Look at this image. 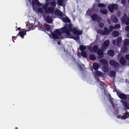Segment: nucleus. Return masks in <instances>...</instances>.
Listing matches in <instances>:
<instances>
[{"instance_id": "f257e3e1", "label": "nucleus", "mask_w": 129, "mask_h": 129, "mask_svg": "<svg viewBox=\"0 0 129 129\" xmlns=\"http://www.w3.org/2000/svg\"><path fill=\"white\" fill-rule=\"evenodd\" d=\"M69 24H71V23H66L64 26L60 28L55 29L54 31L51 33L52 38L54 39H60L63 38V37H59L58 36H61L62 33H65L67 36H70L71 35L70 30L68 28L69 25Z\"/></svg>"}, {"instance_id": "f03ea898", "label": "nucleus", "mask_w": 129, "mask_h": 129, "mask_svg": "<svg viewBox=\"0 0 129 129\" xmlns=\"http://www.w3.org/2000/svg\"><path fill=\"white\" fill-rule=\"evenodd\" d=\"M115 92H116L118 96L121 99L120 102L122 103V105L126 109H129V106L127 105V102L126 101L123 100H125L127 99V95L121 93L120 92L119 90H118L115 89Z\"/></svg>"}, {"instance_id": "7ed1b4c3", "label": "nucleus", "mask_w": 129, "mask_h": 129, "mask_svg": "<svg viewBox=\"0 0 129 129\" xmlns=\"http://www.w3.org/2000/svg\"><path fill=\"white\" fill-rule=\"evenodd\" d=\"M92 11L91 10H88L87 12L88 14L91 17L92 20L94 21H96L97 20L98 22H100L102 20V18L100 16H99L98 15L94 13L91 15Z\"/></svg>"}, {"instance_id": "20e7f679", "label": "nucleus", "mask_w": 129, "mask_h": 129, "mask_svg": "<svg viewBox=\"0 0 129 129\" xmlns=\"http://www.w3.org/2000/svg\"><path fill=\"white\" fill-rule=\"evenodd\" d=\"M72 24H69L68 26V28L70 30V31L73 32L74 35H81L83 33L82 30H78L76 28L74 27V28H72Z\"/></svg>"}, {"instance_id": "39448f33", "label": "nucleus", "mask_w": 129, "mask_h": 129, "mask_svg": "<svg viewBox=\"0 0 129 129\" xmlns=\"http://www.w3.org/2000/svg\"><path fill=\"white\" fill-rule=\"evenodd\" d=\"M119 6L118 5L116 4H110L108 7V9L111 13H113L114 10L117 11L118 9Z\"/></svg>"}, {"instance_id": "423d86ee", "label": "nucleus", "mask_w": 129, "mask_h": 129, "mask_svg": "<svg viewBox=\"0 0 129 129\" xmlns=\"http://www.w3.org/2000/svg\"><path fill=\"white\" fill-rule=\"evenodd\" d=\"M129 17V16H128ZM121 22L126 25L129 24V17L128 18L127 16L126 13L124 14V16L121 19Z\"/></svg>"}, {"instance_id": "0eeeda50", "label": "nucleus", "mask_w": 129, "mask_h": 129, "mask_svg": "<svg viewBox=\"0 0 129 129\" xmlns=\"http://www.w3.org/2000/svg\"><path fill=\"white\" fill-rule=\"evenodd\" d=\"M55 9L53 7H48L45 10L46 13L47 14H53L54 13Z\"/></svg>"}, {"instance_id": "6e6552de", "label": "nucleus", "mask_w": 129, "mask_h": 129, "mask_svg": "<svg viewBox=\"0 0 129 129\" xmlns=\"http://www.w3.org/2000/svg\"><path fill=\"white\" fill-rule=\"evenodd\" d=\"M109 63L112 66H114V67L115 68V69L119 67V64L117 61H116L115 60L113 59L110 60Z\"/></svg>"}, {"instance_id": "1a4fd4ad", "label": "nucleus", "mask_w": 129, "mask_h": 129, "mask_svg": "<svg viewBox=\"0 0 129 129\" xmlns=\"http://www.w3.org/2000/svg\"><path fill=\"white\" fill-rule=\"evenodd\" d=\"M126 109H123V110L125 111L124 113H123V115L121 116V118L122 119H125L129 117V114L128 112L126 111Z\"/></svg>"}, {"instance_id": "9d476101", "label": "nucleus", "mask_w": 129, "mask_h": 129, "mask_svg": "<svg viewBox=\"0 0 129 129\" xmlns=\"http://www.w3.org/2000/svg\"><path fill=\"white\" fill-rule=\"evenodd\" d=\"M23 30H24L23 31H19V34L17 35H19L20 36L22 39L24 38V35H26V31L27 30H28V29L26 30L24 29Z\"/></svg>"}, {"instance_id": "9b49d317", "label": "nucleus", "mask_w": 129, "mask_h": 129, "mask_svg": "<svg viewBox=\"0 0 129 129\" xmlns=\"http://www.w3.org/2000/svg\"><path fill=\"white\" fill-rule=\"evenodd\" d=\"M103 52V50L101 49H99L98 51L97 54L101 58L104 57Z\"/></svg>"}, {"instance_id": "f8f14e48", "label": "nucleus", "mask_w": 129, "mask_h": 129, "mask_svg": "<svg viewBox=\"0 0 129 129\" xmlns=\"http://www.w3.org/2000/svg\"><path fill=\"white\" fill-rule=\"evenodd\" d=\"M126 60L124 57H121L120 59V62L122 65L125 64L126 63Z\"/></svg>"}, {"instance_id": "ddd939ff", "label": "nucleus", "mask_w": 129, "mask_h": 129, "mask_svg": "<svg viewBox=\"0 0 129 129\" xmlns=\"http://www.w3.org/2000/svg\"><path fill=\"white\" fill-rule=\"evenodd\" d=\"M46 21L47 23H50L52 21V19L49 15H48L46 17Z\"/></svg>"}, {"instance_id": "4468645a", "label": "nucleus", "mask_w": 129, "mask_h": 129, "mask_svg": "<svg viewBox=\"0 0 129 129\" xmlns=\"http://www.w3.org/2000/svg\"><path fill=\"white\" fill-rule=\"evenodd\" d=\"M99 47L96 45H94L91 48V49H90V50L93 51L95 53L97 52L99 49Z\"/></svg>"}, {"instance_id": "2eb2a0df", "label": "nucleus", "mask_w": 129, "mask_h": 129, "mask_svg": "<svg viewBox=\"0 0 129 129\" xmlns=\"http://www.w3.org/2000/svg\"><path fill=\"white\" fill-rule=\"evenodd\" d=\"M104 30H103L104 35H108L110 33V32L108 29L106 27H104Z\"/></svg>"}, {"instance_id": "dca6fc26", "label": "nucleus", "mask_w": 129, "mask_h": 129, "mask_svg": "<svg viewBox=\"0 0 129 129\" xmlns=\"http://www.w3.org/2000/svg\"><path fill=\"white\" fill-rule=\"evenodd\" d=\"M62 20L63 22L66 23H70L71 21L69 18L67 17L62 18Z\"/></svg>"}, {"instance_id": "f3484780", "label": "nucleus", "mask_w": 129, "mask_h": 129, "mask_svg": "<svg viewBox=\"0 0 129 129\" xmlns=\"http://www.w3.org/2000/svg\"><path fill=\"white\" fill-rule=\"evenodd\" d=\"M100 13L104 15H106L108 13V11L105 9H101L100 10Z\"/></svg>"}, {"instance_id": "a211bd4d", "label": "nucleus", "mask_w": 129, "mask_h": 129, "mask_svg": "<svg viewBox=\"0 0 129 129\" xmlns=\"http://www.w3.org/2000/svg\"><path fill=\"white\" fill-rule=\"evenodd\" d=\"M100 61L101 63L104 65H106L108 63V61L104 59H100Z\"/></svg>"}, {"instance_id": "6ab92c4d", "label": "nucleus", "mask_w": 129, "mask_h": 129, "mask_svg": "<svg viewBox=\"0 0 129 129\" xmlns=\"http://www.w3.org/2000/svg\"><path fill=\"white\" fill-rule=\"evenodd\" d=\"M99 64L96 63H94L93 64V68L95 70H97L99 68Z\"/></svg>"}, {"instance_id": "aec40b11", "label": "nucleus", "mask_w": 129, "mask_h": 129, "mask_svg": "<svg viewBox=\"0 0 129 129\" xmlns=\"http://www.w3.org/2000/svg\"><path fill=\"white\" fill-rule=\"evenodd\" d=\"M108 54L110 56H113L114 55V52L112 50L107 51Z\"/></svg>"}, {"instance_id": "412c9836", "label": "nucleus", "mask_w": 129, "mask_h": 129, "mask_svg": "<svg viewBox=\"0 0 129 129\" xmlns=\"http://www.w3.org/2000/svg\"><path fill=\"white\" fill-rule=\"evenodd\" d=\"M109 44V41L108 40L105 41L103 45V48L104 49L105 48L108 47Z\"/></svg>"}, {"instance_id": "4be33fe9", "label": "nucleus", "mask_w": 129, "mask_h": 129, "mask_svg": "<svg viewBox=\"0 0 129 129\" xmlns=\"http://www.w3.org/2000/svg\"><path fill=\"white\" fill-rule=\"evenodd\" d=\"M122 41V38L121 37H118L117 40V44L118 46H119Z\"/></svg>"}, {"instance_id": "5701e85b", "label": "nucleus", "mask_w": 129, "mask_h": 129, "mask_svg": "<svg viewBox=\"0 0 129 129\" xmlns=\"http://www.w3.org/2000/svg\"><path fill=\"white\" fill-rule=\"evenodd\" d=\"M111 20L113 23H117L118 22V19L115 16L112 17L111 18Z\"/></svg>"}, {"instance_id": "b1692460", "label": "nucleus", "mask_w": 129, "mask_h": 129, "mask_svg": "<svg viewBox=\"0 0 129 129\" xmlns=\"http://www.w3.org/2000/svg\"><path fill=\"white\" fill-rule=\"evenodd\" d=\"M119 35V33L117 31H114L112 32V35L114 37H117Z\"/></svg>"}, {"instance_id": "393cba45", "label": "nucleus", "mask_w": 129, "mask_h": 129, "mask_svg": "<svg viewBox=\"0 0 129 129\" xmlns=\"http://www.w3.org/2000/svg\"><path fill=\"white\" fill-rule=\"evenodd\" d=\"M123 44L124 46H127L129 45V39H125L124 41Z\"/></svg>"}, {"instance_id": "a878e982", "label": "nucleus", "mask_w": 129, "mask_h": 129, "mask_svg": "<svg viewBox=\"0 0 129 129\" xmlns=\"http://www.w3.org/2000/svg\"><path fill=\"white\" fill-rule=\"evenodd\" d=\"M78 66L80 68V69L81 70L82 72L84 71V69L85 68V67L82 64H78Z\"/></svg>"}, {"instance_id": "bb28decb", "label": "nucleus", "mask_w": 129, "mask_h": 129, "mask_svg": "<svg viewBox=\"0 0 129 129\" xmlns=\"http://www.w3.org/2000/svg\"><path fill=\"white\" fill-rule=\"evenodd\" d=\"M128 50V49L126 46H124V47L121 49L122 52L123 53H125Z\"/></svg>"}, {"instance_id": "cd10ccee", "label": "nucleus", "mask_w": 129, "mask_h": 129, "mask_svg": "<svg viewBox=\"0 0 129 129\" xmlns=\"http://www.w3.org/2000/svg\"><path fill=\"white\" fill-rule=\"evenodd\" d=\"M50 5L52 7H53L54 8L55 7L56 5V2L55 1H53L51 2H49Z\"/></svg>"}, {"instance_id": "c85d7f7f", "label": "nucleus", "mask_w": 129, "mask_h": 129, "mask_svg": "<svg viewBox=\"0 0 129 129\" xmlns=\"http://www.w3.org/2000/svg\"><path fill=\"white\" fill-rule=\"evenodd\" d=\"M90 59L91 60H94L96 59L95 56L94 54H90L89 55Z\"/></svg>"}, {"instance_id": "c756f323", "label": "nucleus", "mask_w": 129, "mask_h": 129, "mask_svg": "<svg viewBox=\"0 0 129 129\" xmlns=\"http://www.w3.org/2000/svg\"><path fill=\"white\" fill-rule=\"evenodd\" d=\"M55 14H57L59 16H61L62 15V12L59 10L58 11H55Z\"/></svg>"}, {"instance_id": "7c9ffc66", "label": "nucleus", "mask_w": 129, "mask_h": 129, "mask_svg": "<svg viewBox=\"0 0 129 129\" xmlns=\"http://www.w3.org/2000/svg\"><path fill=\"white\" fill-rule=\"evenodd\" d=\"M49 2H46L44 5L43 6V7L44 9L45 10L48 7L49 5Z\"/></svg>"}, {"instance_id": "2f4dec72", "label": "nucleus", "mask_w": 129, "mask_h": 129, "mask_svg": "<svg viewBox=\"0 0 129 129\" xmlns=\"http://www.w3.org/2000/svg\"><path fill=\"white\" fill-rule=\"evenodd\" d=\"M79 48L80 50L82 52V51H84L86 49V48L85 46L81 45L80 46Z\"/></svg>"}, {"instance_id": "473e14b6", "label": "nucleus", "mask_w": 129, "mask_h": 129, "mask_svg": "<svg viewBox=\"0 0 129 129\" xmlns=\"http://www.w3.org/2000/svg\"><path fill=\"white\" fill-rule=\"evenodd\" d=\"M95 73L97 76H101L102 75V72L99 71H97L95 72Z\"/></svg>"}, {"instance_id": "72a5a7b5", "label": "nucleus", "mask_w": 129, "mask_h": 129, "mask_svg": "<svg viewBox=\"0 0 129 129\" xmlns=\"http://www.w3.org/2000/svg\"><path fill=\"white\" fill-rule=\"evenodd\" d=\"M64 0H58L57 4L59 6H62Z\"/></svg>"}, {"instance_id": "f704fd0d", "label": "nucleus", "mask_w": 129, "mask_h": 129, "mask_svg": "<svg viewBox=\"0 0 129 129\" xmlns=\"http://www.w3.org/2000/svg\"><path fill=\"white\" fill-rule=\"evenodd\" d=\"M81 55L84 58L87 57V54L86 52L85 51H82L81 52Z\"/></svg>"}, {"instance_id": "c9c22d12", "label": "nucleus", "mask_w": 129, "mask_h": 129, "mask_svg": "<svg viewBox=\"0 0 129 129\" xmlns=\"http://www.w3.org/2000/svg\"><path fill=\"white\" fill-rule=\"evenodd\" d=\"M106 6L104 4L101 3H99V4L98 5V7H99L104 8H105Z\"/></svg>"}, {"instance_id": "e433bc0d", "label": "nucleus", "mask_w": 129, "mask_h": 129, "mask_svg": "<svg viewBox=\"0 0 129 129\" xmlns=\"http://www.w3.org/2000/svg\"><path fill=\"white\" fill-rule=\"evenodd\" d=\"M103 69L104 72H107L108 70L109 69L108 66H104L103 67Z\"/></svg>"}, {"instance_id": "4c0bfd02", "label": "nucleus", "mask_w": 129, "mask_h": 129, "mask_svg": "<svg viewBox=\"0 0 129 129\" xmlns=\"http://www.w3.org/2000/svg\"><path fill=\"white\" fill-rule=\"evenodd\" d=\"M120 27V25L119 24H116L114 26L115 29H118Z\"/></svg>"}, {"instance_id": "58836bf2", "label": "nucleus", "mask_w": 129, "mask_h": 129, "mask_svg": "<svg viewBox=\"0 0 129 129\" xmlns=\"http://www.w3.org/2000/svg\"><path fill=\"white\" fill-rule=\"evenodd\" d=\"M72 38L76 40H79L80 39L79 35H77V36L74 37L73 38Z\"/></svg>"}, {"instance_id": "ea45409f", "label": "nucleus", "mask_w": 129, "mask_h": 129, "mask_svg": "<svg viewBox=\"0 0 129 129\" xmlns=\"http://www.w3.org/2000/svg\"><path fill=\"white\" fill-rule=\"evenodd\" d=\"M114 28V27H113L112 25L110 26L109 27V30L110 32L112 31Z\"/></svg>"}, {"instance_id": "a19ab883", "label": "nucleus", "mask_w": 129, "mask_h": 129, "mask_svg": "<svg viewBox=\"0 0 129 129\" xmlns=\"http://www.w3.org/2000/svg\"><path fill=\"white\" fill-rule=\"evenodd\" d=\"M110 75L112 77H115L116 76V73L115 72L112 71L110 73Z\"/></svg>"}, {"instance_id": "79ce46f5", "label": "nucleus", "mask_w": 129, "mask_h": 129, "mask_svg": "<svg viewBox=\"0 0 129 129\" xmlns=\"http://www.w3.org/2000/svg\"><path fill=\"white\" fill-rule=\"evenodd\" d=\"M121 3L124 6L126 5V0H122L121 2Z\"/></svg>"}, {"instance_id": "37998d69", "label": "nucleus", "mask_w": 129, "mask_h": 129, "mask_svg": "<svg viewBox=\"0 0 129 129\" xmlns=\"http://www.w3.org/2000/svg\"><path fill=\"white\" fill-rule=\"evenodd\" d=\"M37 11L38 12L40 13H42L43 12V9L41 8H39L37 9Z\"/></svg>"}, {"instance_id": "c03bdc74", "label": "nucleus", "mask_w": 129, "mask_h": 129, "mask_svg": "<svg viewBox=\"0 0 129 129\" xmlns=\"http://www.w3.org/2000/svg\"><path fill=\"white\" fill-rule=\"evenodd\" d=\"M98 32L100 34H102L103 35H104V32L103 30H101V29L100 30H99L98 31Z\"/></svg>"}, {"instance_id": "a18cd8bd", "label": "nucleus", "mask_w": 129, "mask_h": 129, "mask_svg": "<svg viewBox=\"0 0 129 129\" xmlns=\"http://www.w3.org/2000/svg\"><path fill=\"white\" fill-rule=\"evenodd\" d=\"M104 24L102 22H100L99 24V26L101 28L103 27L104 26Z\"/></svg>"}, {"instance_id": "49530a36", "label": "nucleus", "mask_w": 129, "mask_h": 129, "mask_svg": "<svg viewBox=\"0 0 129 129\" xmlns=\"http://www.w3.org/2000/svg\"><path fill=\"white\" fill-rule=\"evenodd\" d=\"M36 4L37 5L39 6H41V3L39 2V1L36 2Z\"/></svg>"}, {"instance_id": "de8ad7c7", "label": "nucleus", "mask_w": 129, "mask_h": 129, "mask_svg": "<svg viewBox=\"0 0 129 129\" xmlns=\"http://www.w3.org/2000/svg\"><path fill=\"white\" fill-rule=\"evenodd\" d=\"M38 1V0H32V4L33 5H35L36 4V2H37Z\"/></svg>"}, {"instance_id": "09e8293b", "label": "nucleus", "mask_w": 129, "mask_h": 129, "mask_svg": "<svg viewBox=\"0 0 129 129\" xmlns=\"http://www.w3.org/2000/svg\"><path fill=\"white\" fill-rule=\"evenodd\" d=\"M44 26L46 28H47L49 27V26H51V25H48L46 23H45L44 24Z\"/></svg>"}, {"instance_id": "8fccbe9b", "label": "nucleus", "mask_w": 129, "mask_h": 129, "mask_svg": "<svg viewBox=\"0 0 129 129\" xmlns=\"http://www.w3.org/2000/svg\"><path fill=\"white\" fill-rule=\"evenodd\" d=\"M127 26L125 27V29L127 31H129V25H127Z\"/></svg>"}, {"instance_id": "3c124183", "label": "nucleus", "mask_w": 129, "mask_h": 129, "mask_svg": "<svg viewBox=\"0 0 129 129\" xmlns=\"http://www.w3.org/2000/svg\"><path fill=\"white\" fill-rule=\"evenodd\" d=\"M38 27L40 30H41L42 31H44V27H42L39 26V27Z\"/></svg>"}, {"instance_id": "603ef678", "label": "nucleus", "mask_w": 129, "mask_h": 129, "mask_svg": "<svg viewBox=\"0 0 129 129\" xmlns=\"http://www.w3.org/2000/svg\"><path fill=\"white\" fill-rule=\"evenodd\" d=\"M112 43L114 45H116L117 43V41L115 40H114L112 41Z\"/></svg>"}, {"instance_id": "864d4df0", "label": "nucleus", "mask_w": 129, "mask_h": 129, "mask_svg": "<svg viewBox=\"0 0 129 129\" xmlns=\"http://www.w3.org/2000/svg\"><path fill=\"white\" fill-rule=\"evenodd\" d=\"M125 58L127 60H129V54H127L125 55Z\"/></svg>"}, {"instance_id": "5fc2aeb1", "label": "nucleus", "mask_w": 129, "mask_h": 129, "mask_svg": "<svg viewBox=\"0 0 129 129\" xmlns=\"http://www.w3.org/2000/svg\"><path fill=\"white\" fill-rule=\"evenodd\" d=\"M16 37L15 36H13L12 38V40L14 42H15V41H14V40H16Z\"/></svg>"}, {"instance_id": "6e6d98bb", "label": "nucleus", "mask_w": 129, "mask_h": 129, "mask_svg": "<svg viewBox=\"0 0 129 129\" xmlns=\"http://www.w3.org/2000/svg\"><path fill=\"white\" fill-rule=\"evenodd\" d=\"M97 6V4H95L93 5V8L94 9Z\"/></svg>"}, {"instance_id": "4d7b16f0", "label": "nucleus", "mask_w": 129, "mask_h": 129, "mask_svg": "<svg viewBox=\"0 0 129 129\" xmlns=\"http://www.w3.org/2000/svg\"><path fill=\"white\" fill-rule=\"evenodd\" d=\"M51 26H49V27H47V30L48 31H49L50 30V27Z\"/></svg>"}, {"instance_id": "13d9d810", "label": "nucleus", "mask_w": 129, "mask_h": 129, "mask_svg": "<svg viewBox=\"0 0 129 129\" xmlns=\"http://www.w3.org/2000/svg\"><path fill=\"white\" fill-rule=\"evenodd\" d=\"M107 22H108V23L109 24H110L111 23V22L109 19H108Z\"/></svg>"}, {"instance_id": "bf43d9fd", "label": "nucleus", "mask_w": 129, "mask_h": 129, "mask_svg": "<svg viewBox=\"0 0 129 129\" xmlns=\"http://www.w3.org/2000/svg\"><path fill=\"white\" fill-rule=\"evenodd\" d=\"M21 29V28L20 27H18L16 29V30L17 31V30L18 29V30H19L20 29Z\"/></svg>"}, {"instance_id": "052dcab7", "label": "nucleus", "mask_w": 129, "mask_h": 129, "mask_svg": "<svg viewBox=\"0 0 129 129\" xmlns=\"http://www.w3.org/2000/svg\"><path fill=\"white\" fill-rule=\"evenodd\" d=\"M97 3H100V0H96Z\"/></svg>"}, {"instance_id": "680f3d73", "label": "nucleus", "mask_w": 129, "mask_h": 129, "mask_svg": "<svg viewBox=\"0 0 129 129\" xmlns=\"http://www.w3.org/2000/svg\"><path fill=\"white\" fill-rule=\"evenodd\" d=\"M111 103L112 104L113 106V103L112 101H110Z\"/></svg>"}, {"instance_id": "e2e57ef3", "label": "nucleus", "mask_w": 129, "mask_h": 129, "mask_svg": "<svg viewBox=\"0 0 129 129\" xmlns=\"http://www.w3.org/2000/svg\"><path fill=\"white\" fill-rule=\"evenodd\" d=\"M103 89L104 90V91L105 93H106V92H107L106 90L105 89L104 87L103 88Z\"/></svg>"}, {"instance_id": "0e129e2a", "label": "nucleus", "mask_w": 129, "mask_h": 129, "mask_svg": "<svg viewBox=\"0 0 129 129\" xmlns=\"http://www.w3.org/2000/svg\"><path fill=\"white\" fill-rule=\"evenodd\" d=\"M127 37L129 38V33L128 32L127 34Z\"/></svg>"}, {"instance_id": "69168bd1", "label": "nucleus", "mask_w": 129, "mask_h": 129, "mask_svg": "<svg viewBox=\"0 0 129 129\" xmlns=\"http://www.w3.org/2000/svg\"><path fill=\"white\" fill-rule=\"evenodd\" d=\"M46 1L47 2H48L49 1H51V0H46Z\"/></svg>"}, {"instance_id": "338daca9", "label": "nucleus", "mask_w": 129, "mask_h": 129, "mask_svg": "<svg viewBox=\"0 0 129 129\" xmlns=\"http://www.w3.org/2000/svg\"><path fill=\"white\" fill-rule=\"evenodd\" d=\"M57 43L59 45L60 44V43L59 42H58Z\"/></svg>"}, {"instance_id": "774afa93", "label": "nucleus", "mask_w": 129, "mask_h": 129, "mask_svg": "<svg viewBox=\"0 0 129 129\" xmlns=\"http://www.w3.org/2000/svg\"><path fill=\"white\" fill-rule=\"evenodd\" d=\"M15 129H18V128H17V127H16L15 128Z\"/></svg>"}]
</instances>
